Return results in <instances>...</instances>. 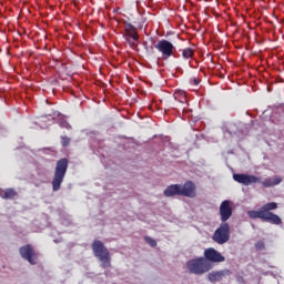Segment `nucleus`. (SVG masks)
I'll return each instance as SVG.
<instances>
[{"instance_id":"nucleus-17","label":"nucleus","mask_w":284,"mask_h":284,"mask_svg":"<svg viewBox=\"0 0 284 284\" xmlns=\"http://www.w3.org/2000/svg\"><path fill=\"white\" fill-rule=\"evenodd\" d=\"M14 196H17V191L13 189H7L3 192L2 199H14Z\"/></svg>"},{"instance_id":"nucleus-4","label":"nucleus","mask_w":284,"mask_h":284,"mask_svg":"<svg viewBox=\"0 0 284 284\" xmlns=\"http://www.w3.org/2000/svg\"><path fill=\"white\" fill-rule=\"evenodd\" d=\"M68 163L69 161L67 158H62L57 161L53 179L51 182L53 192H59V190H61V185L65 179V174H68Z\"/></svg>"},{"instance_id":"nucleus-1","label":"nucleus","mask_w":284,"mask_h":284,"mask_svg":"<svg viewBox=\"0 0 284 284\" xmlns=\"http://www.w3.org/2000/svg\"><path fill=\"white\" fill-rule=\"evenodd\" d=\"M278 209V203L268 202L262 205L258 211H247L248 219H260L264 223H271V225H283L281 216L273 213V210Z\"/></svg>"},{"instance_id":"nucleus-11","label":"nucleus","mask_w":284,"mask_h":284,"mask_svg":"<svg viewBox=\"0 0 284 284\" xmlns=\"http://www.w3.org/2000/svg\"><path fill=\"white\" fill-rule=\"evenodd\" d=\"M204 258L209 263H223L225 261V256L213 247L204 250Z\"/></svg>"},{"instance_id":"nucleus-7","label":"nucleus","mask_w":284,"mask_h":284,"mask_svg":"<svg viewBox=\"0 0 284 284\" xmlns=\"http://www.w3.org/2000/svg\"><path fill=\"white\" fill-rule=\"evenodd\" d=\"M212 239L217 245L227 243V241H230V224H227V222H222L220 227L214 232Z\"/></svg>"},{"instance_id":"nucleus-3","label":"nucleus","mask_w":284,"mask_h":284,"mask_svg":"<svg viewBox=\"0 0 284 284\" xmlns=\"http://www.w3.org/2000/svg\"><path fill=\"white\" fill-rule=\"evenodd\" d=\"M91 248L95 258H98L101 263V267L103 270H108V267H112V256L110 255V251L105 247V244L99 240H94L91 244Z\"/></svg>"},{"instance_id":"nucleus-2","label":"nucleus","mask_w":284,"mask_h":284,"mask_svg":"<svg viewBox=\"0 0 284 284\" xmlns=\"http://www.w3.org/2000/svg\"><path fill=\"white\" fill-rule=\"evenodd\" d=\"M164 196L170 199L171 196H186V199H195L196 184L192 181H186L183 185L171 184L164 190Z\"/></svg>"},{"instance_id":"nucleus-14","label":"nucleus","mask_w":284,"mask_h":284,"mask_svg":"<svg viewBox=\"0 0 284 284\" xmlns=\"http://www.w3.org/2000/svg\"><path fill=\"white\" fill-rule=\"evenodd\" d=\"M283 181V178L281 176H275L272 179L267 178L262 182L263 187H274V185L281 184Z\"/></svg>"},{"instance_id":"nucleus-20","label":"nucleus","mask_w":284,"mask_h":284,"mask_svg":"<svg viewBox=\"0 0 284 284\" xmlns=\"http://www.w3.org/2000/svg\"><path fill=\"white\" fill-rule=\"evenodd\" d=\"M255 248L256 250H265V243L263 241H258L256 244H255Z\"/></svg>"},{"instance_id":"nucleus-16","label":"nucleus","mask_w":284,"mask_h":284,"mask_svg":"<svg viewBox=\"0 0 284 284\" xmlns=\"http://www.w3.org/2000/svg\"><path fill=\"white\" fill-rule=\"evenodd\" d=\"M183 59H193L194 58V49L186 48L182 51Z\"/></svg>"},{"instance_id":"nucleus-18","label":"nucleus","mask_w":284,"mask_h":284,"mask_svg":"<svg viewBox=\"0 0 284 284\" xmlns=\"http://www.w3.org/2000/svg\"><path fill=\"white\" fill-rule=\"evenodd\" d=\"M144 240H145V243H148V245H150L151 247H156V240L150 236H145Z\"/></svg>"},{"instance_id":"nucleus-10","label":"nucleus","mask_w":284,"mask_h":284,"mask_svg":"<svg viewBox=\"0 0 284 284\" xmlns=\"http://www.w3.org/2000/svg\"><path fill=\"white\" fill-rule=\"evenodd\" d=\"M233 179L234 181H236V183H241L242 185H252L254 183H261V178L243 173L233 174Z\"/></svg>"},{"instance_id":"nucleus-8","label":"nucleus","mask_w":284,"mask_h":284,"mask_svg":"<svg viewBox=\"0 0 284 284\" xmlns=\"http://www.w3.org/2000/svg\"><path fill=\"white\" fill-rule=\"evenodd\" d=\"M124 38L126 43H129L130 48H136V44L133 41H139V31L132 23H124ZM132 39V40H130Z\"/></svg>"},{"instance_id":"nucleus-21","label":"nucleus","mask_w":284,"mask_h":284,"mask_svg":"<svg viewBox=\"0 0 284 284\" xmlns=\"http://www.w3.org/2000/svg\"><path fill=\"white\" fill-rule=\"evenodd\" d=\"M60 126L65 128V130H72V125H70L68 122H61Z\"/></svg>"},{"instance_id":"nucleus-12","label":"nucleus","mask_w":284,"mask_h":284,"mask_svg":"<svg viewBox=\"0 0 284 284\" xmlns=\"http://www.w3.org/2000/svg\"><path fill=\"white\" fill-rule=\"evenodd\" d=\"M220 216L222 223H226V221H230L232 217V205L230 204V201L225 200L220 205Z\"/></svg>"},{"instance_id":"nucleus-22","label":"nucleus","mask_w":284,"mask_h":284,"mask_svg":"<svg viewBox=\"0 0 284 284\" xmlns=\"http://www.w3.org/2000/svg\"><path fill=\"white\" fill-rule=\"evenodd\" d=\"M201 83V80L199 78L193 79V85H199Z\"/></svg>"},{"instance_id":"nucleus-13","label":"nucleus","mask_w":284,"mask_h":284,"mask_svg":"<svg viewBox=\"0 0 284 284\" xmlns=\"http://www.w3.org/2000/svg\"><path fill=\"white\" fill-rule=\"evenodd\" d=\"M232 274L231 270L213 271L209 274V281L212 283H221L224 278H227Z\"/></svg>"},{"instance_id":"nucleus-6","label":"nucleus","mask_w":284,"mask_h":284,"mask_svg":"<svg viewBox=\"0 0 284 284\" xmlns=\"http://www.w3.org/2000/svg\"><path fill=\"white\" fill-rule=\"evenodd\" d=\"M155 50L162 54V59L168 61L170 57H176L174 52H176V47L169 40L162 39L154 44Z\"/></svg>"},{"instance_id":"nucleus-15","label":"nucleus","mask_w":284,"mask_h":284,"mask_svg":"<svg viewBox=\"0 0 284 284\" xmlns=\"http://www.w3.org/2000/svg\"><path fill=\"white\" fill-rule=\"evenodd\" d=\"M175 101H180V103H185V91L178 90L173 94Z\"/></svg>"},{"instance_id":"nucleus-19","label":"nucleus","mask_w":284,"mask_h":284,"mask_svg":"<svg viewBox=\"0 0 284 284\" xmlns=\"http://www.w3.org/2000/svg\"><path fill=\"white\" fill-rule=\"evenodd\" d=\"M61 145L62 148H68V145H70V138L61 136Z\"/></svg>"},{"instance_id":"nucleus-5","label":"nucleus","mask_w":284,"mask_h":284,"mask_svg":"<svg viewBox=\"0 0 284 284\" xmlns=\"http://www.w3.org/2000/svg\"><path fill=\"white\" fill-rule=\"evenodd\" d=\"M186 270H189L190 274L201 276L202 274H206V272L212 270V263L204 257L193 258L186 262Z\"/></svg>"},{"instance_id":"nucleus-9","label":"nucleus","mask_w":284,"mask_h":284,"mask_svg":"<svg viewBox=\"0 0 284 284\" xmlns=\"http://www.w3.org/2000/svg\"><path fill=\"white\" fill-rule=\"evenodd\" d=\"M19 252H20V256H22L24 261H28L30 265H37V258L39 255L30 244H26L24 246H21Z\"/></svg>"}]
</instances>
